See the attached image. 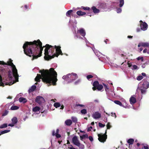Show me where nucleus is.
Masks as SVG:
<instances>
[{
	"label": "nucleus",
	"instance_id": "nucleus-22",
	"mask_svg": "<svg viewBox=\"0 0 149 149\" xmlns=\"http://www.w3.org/2000/svg\"><path fill=\"white\" fill-rule=\"evenodd\" d=\"M103 86L105 89V91L106 92V93L107 94H110L109 91V88L108 87L106 84H103Z\"/></svg>",
	"mask_w": 149,
	"mask_h": 149
},
{
	"label": "nucleus",
	"instance_id": "nucleus-51",
	"mask_svg": "<svg viewBox=\"0 0 149 149\" xmlns=\"http://www.w3.org/2000/svg\"><path fill=\"white\" fill-rule=\"evenodd\" d=\"M89 140L91 141L92 142L93 141V137L91 136H90L89 137Z\"/></svg>",
	"mask_w": 149,
	"mask_h": 149
},
{
	"label": "nucleus",
	"instance_id": "nucleus-56",
	"mask_svg": "<svg viewBox=\"0 0 149 149\" xmlns=\"http://www.w3.org/2000/svg\"><path fill=\"white\" fill-rule=\"evenodd\" d=\"M128 66L129 67H131V68L132 67V64L128 63Z\"/></svg>",
	"mask_w": 149,
	"mask_h": 149
},
{
	"label": "nucleus",
	"instance_id": "nucleus-60",
	"mask_svg": "<svg viewBox=\"0 0 149 149\" xmlns=\"http://www.w3.org/2000/svg\"><path fill=\"white\" fill-rule=\"evenodd\" d=\"M142 76H146V74L145 73H142Z\"/></svg>",
	"mask_w": 149,
	"mask_h": 149
},
{
	"label": "nucleus",
	"instance_id": "nucleus-10",
	"mask_svg": "<svg viewBox=\"0 0 149 149\" xmlns=\"http://www.w3.org/2000/svg\"><path fill=\"white\" fill-rule=\"evenodd\" d=\"M140 22H141V29L143 31L146 30L148 28V25L145 22H143L141 20Z\"/></svg>",
	"mask_w": 149,
	"mask_h": 149
},
{
	"label": "nucleus",
	"instance_id": "nucleus-13",
	"mask_svg": "<svg viewBox=\"0 0 149 149\" xmlns=\"http://www.w3.org/2000/svg\"><path fill=\"white\" fill-rule=\"evenodd\" d=\"M97 7L100 9L105 10L107 8V6L105 3H100L97 5Z\"/></svg>",
	"mask_w": 149,
	"mask_h": 149
},
{
	"label": "nucleus",
	"instance_id": "nucleus-28",
	"mask_svg": "<svg viewBox=\"0 0 149 149\" xmlns=\"http://www.w3.org/2000/svg\"><path fill=\"white\" fill-rule=\"evenodd\" d=\"M109 58L108 57H106V59L105 58H104L103 59V60L102 61H103L104 62L106 63H109Z\"/></svg>",
	"mask_w": 149,
	"mask_h": 149
},
{
	"label": "nucleus",
	"instance_id": "nucleus-47",
	"mask_svg": "<svg viewBox=\"0 0 149 149\" xmlns=\"http://www.w3.org/2000/svg\"><path fill=\"white\" fill-rule=\"evenodd\" d=\"M116 12L118 13H120L122 11V10L120 8H118L116 10Z\"/></svg>",
	"mask_w": 149,
	"mask_h": 149
},
{
	"label": "nucleus",
	"instance_id": "nucleus-40",
	"mask_svg": "<svg viewBox=\"0 0 149 149\" xmlns=\"http://www.w3.org/2000/svg\"><path fill=\"white\" fill-rule=\"evenodd\" d=\"M81 8L84 10H89L90 9V8L88 7H85L84 6H81Z\"/></svg>",
	"mask_w": 149,
	"mask_h": 149
},
{
	"label": "nucleus",
	"instance_id": "nucleus-8",
	"mask_svg": "<svg viewBox=\"0 0 149 149\" xmlns=\"http://www.w3.org/2000/svg\"><path fill=\"white\" fill-rule=\"evenodd\" d=\"M93 87L92 89L93 91L97 89L98 90L100 91L103 88L102 85L99 84L97 81H95L93 84Z\"/></svg>",
	"mask_w": 149,
	"mask_h": 149
},
{
	"label": "nucleus",
	"instance_id": "nucleus-17",
	"mask_svg": "<svg viewBox=\"0 0 149 149\" xmlns=\"http://www.w3.org/2000/svg\"><path fill=\"white\" fill-rule=\"evenodd\" d=\"M59 130L58 129L56 130V132L54 130H53L52 132V135L53 136H55L57 138L61 137V135L58 134Z\"/></svg>",
	"mask_w": 149,
	"mask_h": 149
},
{
	"label": "nucleus",
	"instance_id": "nucleus-30",
	"mask_svg": "<svg viewBox=\"0 0 149 149\" xmlns=\"http://www.w3.org/2000/svg\"><path fill=\"white\" fill-rule=\"evenodd\" d=\"M134 140L132 139H129L127 141V142L130 144H132L134 142Z\"/></svg>",
	"mask_w": 149,
	"mask_h": 149
},
{
	"label": "nucleus",
	"instance_id": "nucleus-55",
	"mask_svg": "<svg viewBox=\"0 0 149 149\" xmlns=\"http://www.w3.org/2000/svg\"><path fill=\"white\" fill-rule=\"evenodd\" d=\"M84 38L85 39V41L86 43V45L88 46V44L89 43L88 42V40H86V38Z\"/></svg>",
	"mask_w": 149,
	"mask_h": 149
},
{
	"label": "nucleus",
	"instance_id": "nucleus-61",
	"mask_svg": "<svg viewBox=\"0 0 149 149\" xmlns=\"http://www.w3.org/2000/svg\"><path fill=\"white\" fill-rule=\"evenodd\" d=\"M132 38V36H127V38Z\"/></svg>",
	"mask_w": 149,
	"mask_h": 149
},
{
	"label": "nucleus",
	"instance_id": "nucleus-3",
	"mask_svg": "<svg viewBox=\"0 0 149 149\" xmlns=\"http://www.w3.org/2000/svg\"><path fill=\"white\" fill-rule=\"evenodd\" d=\"M39 72L41 74H37L35 78L36 81H40V79H42L43 81L49 85L52 84L53 85H55L56 84V82L57 80V74L54 68H51L49 70L43 69L40 70Z\"/></svg>",
	"mask_w": 149,
	"mask_h": 149
},
{
	"label": "nucleus",
	"instance_id": "nucleus-14",
	"mask_svg": "<svg viewBox=\"0 0 149 149\" xmlns=\"http://www.w3.org/2000/svg\"><path fill=\"white\" fill-rule=\"evenodd\" d=\"M12 122V123L9 124L8 125V126H10L11 127H13L15 124L17 122V119L16 117H13L11 120Z\"/></svg>",
	"mask_w": 149,
	"mask_h": 149
},
{
	"label": "nucleus",
	"instance_id": "nucleus-27",
	"mask_svg": "<svg viewBox=\"0 0 149 149\" xmlns=\"http://www.w3.org/2000/svg\"><path fill=\"white\" fill-rule=\"evenodd\" d=\"M121 101L123 102V105H126L128 107L127 109H129L130 108V106H129L128 104H127L126 100L123 98L121 99Z\"/></svg>",
	"mask_w": 149,
	"mask_h": 149
},
{
	"label": "nucleus",
	"instance_id": "nucleus-9",
	"mask_svg": "<svg viewBox=\"0 0 149 149\" xmlns=\"http://www.w3.org/2000/svg\"><path fill=\"white\" fill-rule=\"evenodd\" d=\"M92 116L94 119H98L101 118V114L98 111H96L93 113Z\"/></svg>",
	"mask_w": 149,
	"mask_h": 149
},
{
	"label": "nucleus",
	"instance_id": "nucleus-23",
	"mask_svg": "<svg viewBox=\"0 0 149 149\" xmlns=\"http://www.w3.org/2000/svg\"><path fill=\"white\" fill-rule=\"evenodd\" d=\"M93 12L95 13H98L100 12L99 9H97L95 6H93L91 8Z\"/></svg>",
	"mask_w": 149,
	"mask_h": 149
},
{
	"label": "nucleus",
	"instance_id": "nucleus-11",
	"mask_svg": "<svg viewBox=\"0 0 149 149\" xmlns=\"http://www.w3.org/2000/svg\"><path fill=\"white\" fill-rule=\"evenodd\" d=\"M35 101L39 104H41L45 102V100L42 97L38 96L36 97Z\"/></svg>",
	"mask_w": 149,
	"mask_h": 149
},
{
	"label": "nucleus",
	"instance_id": "nucleus-64",
	"mask_svg": "<svg viewBox=\"0 0 149 149\" xmlns=\"http://www.w3.org/2000/svg\"><path fill=\"white\" fill-rule=\"evenodd\" d=\"M63 108H64V106L63 105L61 106L60 109H63Z\"/></svg>",
	"mask_w": 149,
	"mask_h": 149
},
{
	"label": "nucleus",
	"instance_id": "nucleus-15",
	"mask_svg": "<svg viewBox=\"0 0 149 149\" xmlns=\"http://www.w3.org/2000/svg\"><path fill=\"white\" fill-rule=\"evenodd\" d=\"M136 97L135 95H133L131 96L130 99V102L131 104L135 103L136 102Z\"/></svg>",
	"mask_w": 149,
	"mask_h": 149
},
{
	"label": "nucleus",
	"instance_id": "nucleus-7",
	"mask_svg": "<svg viewBox=\"0 0 149 149\" xmlns=\"http://www.w3.org/2000/svg\"><path fill=\"white\" fill-rule=\"evenodd\" d=\"M107 131V130H106L105 133L104 134H98V139L100 142L104 143L106 141L107 137V135H106Z\"/></svg>",
	"mask_w": 149,
	"mask_h": 149
},
{
	"label": "nucleus",
	"instance_id": "nucleus-42",
	"mask_svg": "<svg viewBox=\"0 0 149 149\" xmlns=\"http://www.w3.org/2000/svg\"><path fill=\"white\" fill-rule=\"evenodd\" d=\"M107 128L108 129H109L111 127V126L110 125V123H108L107 124Z\"/></svg>",
	"mask_w": 149,
	"mask_h": 149
},
{
	"label": "nucleus",
	"instance_id": "nucleus-53",
	"mask_svg": "<svg viewBox=\"0 0 149 149\" xmlns=\"http://www.w3.org/2000/svg\"><path fill=\"white\" fill-rule=\"evenodd\" d=\"M143 53H146V52H147V53H149L147 52V49H145L143 50Z\"/></svg>",
	"mask_w": 149,
	"mask_h": 149
},
{
	"label": "nucleus",
	"instance_id": "nucleus-4",
	"mask_svg": "<svg viewBox=\"0 0 149 149\" xmlns=\"http://www.w3.org/2000/svg\"><path fill=\"white\" fill-rule=\"evenodd\" d=\"M146 79H144L142 82L140 83L137 89V91H140L142 94H144L146 91V89L149 87V77L146 76Z\"/></svg>",
	"mask_w": 149,
	"mask_h": 149
},
{
	"label": "nucleus",
	"instance_id": "nucleus-63",
	"mask_svg": "<svg viewBox=\"0 0 149 149\" xmlns=\"http://www.w3.org/2000/svg\"><path fill=\"white\" fill-rule=\"evenodd\" d=\"M108 40L107 39H106V40H105L104 41V42H105V43H106V44H107V41H108Z\"/></svg>",
	"mask_w": 149,
	"mask_h": 149
},
{
	"label": "nucleus",
	"instance_id": "nucleus-38",
	"mask_svg": "<svg viewBox=\"0 0 149 149\" xmlns=\"http://www.w3.org/2000/svg\"><path fill=\"white\" fill-rule=\"evenodd\" d=\"M71 119L74 122H76L77 121V119L76 117L74 116L72 117Z\"/></svg>",
	"mask_w": 149,
	"mask_h": 149
},
{
	"label": "nucleus",
	"instance_id": "nucleus-58",
	"mask_svg": "<svg viewBox=\"0 0 149 149\" xmlns=\"http://www.w3.org/2000/svg\"><path fill=\"white\" fill-rule=\"evenodd\" d=\"M141 31V29L139 28H138L136 29V31L137 32H139L140 31Z\"/></svg>",
	"mask_w": 149,
	"mask_h": 149
},
{
	"label": "nucleus",
	"instance_id": "nucleus-50",
	"mask_svg": "<svg viewBox=\"0 0 149 149\" xmlns=\"http://www.w3.org/2000/svg\"><path fill=\"white\" fill-rule=\"evenodd\" d=\"M111 116L114 117H115V118H116V116L115 113L111 112Z\"/></svg>",
	"mask_w": 149,
	"mask_h": 149
},
{
	"label": "nucleus",
	"instance_id": "nucleus-24",
	"mask_svg": "<svg viewBox=\"0 0 149 149\" xmlns=\"http://www.w3.org/2000/svg\"><path fill=\"white\" fill-rule=\"evenodd\" d=\"M65 123L67 125L70 126L72 123V122L71 120L68 119L65 121Z\"/></svg>",
	"mask_w": 149,
	"mask_h": 149
},
{
	"label": "nucleus",
	"instance_id": "nucleus-21",
	"mask_svg": "<svg viewBox=\"0 0 149 149\" xmlns=\"http://www.w3.org/2000/svg\"><path fill=\"white\" fill-rule=\"evenodd\" d=\"M36 88V86L35 85H33L28 90L29 93H30L34 91Z\"/></svg>",
	"mask_w": 149,
	"mask_h": 149
},
{
	"label": "nucleus",
	"instance_id": "nucleus-36",
	"mask_svg": "<svg viewBox=\"0 0 149 149\" xmlns=\"http://www.w3.org/2000/svg\"><path fill=\"white\" fill-rule=\"evenodd\" d=\"M10 130H4V131H2L1 132V133L0 134H5V133H7L8 132H10Z\"/></svg>",
	"mask_w": 149,
	"mask_h": 149
},
{
	"label": "nucleus",
	"instance_id": "nucleus-49",
	"mask_svg": "<svg viewBox=\"0 0 149 149\" xmlns=\"http://www.w3.org/2000/svg\"><path fill=\"white\" fill-rule=\"evenodd\" d=\"M8 111H5V112L3 113V114H2V116H6L8 113Z\"/></svg>",
	"mask_w": 149,
	"mask_h": 149
},
{
	"label": "nucleus",
	"instance_id": "nucleus-1",
	"mask_svg": "<svg viewBox=\"0 0 149 149\" xmlns=\"http://www.w3.org/2000/svg\"><path fill=\"white\" fill-rule=\"evenodd\" d=\"M43 47L45 48L44 58L46 60H49L54 57H57L59 54L62 55L60 47L47 44L43 47L42 43L39 40H34L33 42H26L23 46L24 53L26 55L29 56H33L32 60L41 56Z\"/></svg>",
	"mask_w": 149,
	"mask_h": 149
},
{
	"label": "nucleus",
	"instance_id": "nucleus-54",
	"mask_svg": "<svg viewBox=\"0 0 149 149\" xmlns=\"http://www.w3.org/2000/svg\"><path fill=\"white\" fill-rule=\"evenodd\" d=\"M92 129V127H90L88 128L87 129L88 131H91Z\"/></svg>",
	"mask_w": 149,
	"mask_h": 149
},
{
	"label": "nucleus",
	"instance_id": "nucleus-2",
	"mask_svg": "<svg viewBox=\"0 0 149 149\" xmlns=\"http://www.w3.org/2000/svg\"><path fill=\"white\" fill-rule=\"evenodd\" d=\"M18 77L17 70L11 59L7 63L0 61V86L12 85L18 81Z\"/></svg>",
	"mask_w": 149,
	"mask_h": 149
},
{
	"label": "nucleus",
	"instance_id": "nucleus-29",
	"mask_svg": "<svg viewBox=\"0 0 149 149\" xmlns=\"http://www.w3.org/2000/svg\"><path fill=\"white\" fill-rule=\"evenodd\" d=\"M73 10H70L68 11L66 13V15L67 17H70V15L72 13Z\"/></svg>",
	"mask_w": 149,
	"mask_h": 149
},
{
	"label": "nucleus",
	"instance_id": "nucleus-12",
	"mask_svg": "<svg viewBox=\"0 0 149 149\" xmlns=\"http://www.w3.org/2000/svg\"><path fill=\"white\" fill-rule=\"evenodd\" d=\"M40 108L38 106H36L33 108L32 110L34 113L32 114V116H34L35 114H38L40 112Z\"/></svg>",
	"mask_w": 149,
	"mask_h": 149
},
{
	"label": "nucleus",
	"instance_id": "nucleus-25",
	"mask_svg": "<svg viewBox=\"0 0 149 149\" xmlns=\"http://www.w3.org/2000/svg\"><path fill=\"white\" fill-rule=\"evenodd\" d=\"M19 101L20 102L24 103L26 102L27 100L25 98L23 97H21L19 99Z\"/></svg>",
	"mask_w": 149,
	"mask_h": 149
},
{
	"label": "nucleus",
	"instance_id": "nucleus-57",
	"mask_svg": "<svg viewBox=\"0 0 149 149\" xmlns=\"http://www.w3.org/2000/svg\"><path fill=\"white\" fill-rule=\"evenodd\" d=\"M146 65L145 64H143L141 66V67L143 68H144L146 67Z\"/></svg>",
	"mask_w": 149,
	"mask_h": 149
},
{
	"label": "nucleus",
	"instance_id": "nucleus-37",
	"mask_svg": "<svg viewBox=\"0 0 149 149\" xmlns=\"http://www.w3.org/2000/svg\"><path fill=\"white\" fill-rule=\"evenodd\" d=\"M81 112L82 114H85L86 113L87 111L86 109H83L81 110Z\"/></svg>",
	"mask_w": 149,
	"mask_h": 149
},
{
	"label": "nucleus",
	"instance_id": "nucleus-39",
	"mask_svg": "<svg viewBox=\"0 0 149 149\" xmlns=\"http://www.w3.org/2000/svg\"><path fill=\"white\" fill-rule=\"evenodd\" d=\"M87 137L88 135L87 134L83 135L82 136H80V138L81 140H82V139L84 138H87Z\"/></svg>",
	"mask_w": 149,
	"mask_h": 149
},
{
	"label": "nucleus",
	"instance_id": "nucleus-5",
	"mask_svg": "<svg viewBox=\"0 0 149 149\" xmlns=\"http://www.w3.org/2000/svg\"><path fill=\"white\" fill-rule=\"evenodd\" d=\"M78 78V76L77 74L74 73L68 74L66 75L63 76L62 77L63 79L69 83L73 82Z\"/></svg>",
	"mask_w": 149,
	"mask_h": 149
},
{
	"label": "nucleus",
	"instance_id": "nucleus-31",
	"mask_svg": "<svg viewBox=\"0 0 149 149\" xmlns=\"http://www.w3.org/2000/svg\"><path fill=\"white\" fill-rule=\"evenodd\" d=\"M19 109V107L18 106H15V105H13L12 106L11 108L10 109L11 110H17Z\"/></svg>",
	"mask_w": 149,
	"mask_h": 149
},
{
	"label": "nucleus",
	"instance_id": "nucleus-59",
	"mask_svg": "<svg viewBox=\"0 0 149 149\" xmlns=\"http://www.w3.org/2000/svg\"><path fill=\"white\" fill-rule=\"evenodd\" d=\"M76 26H73L72 30L74 31L75 32L76 31Z\"/></svg>",
	"mask_w": 149,
	"mask_h": 149
},
{
	"label": "nucleus",
	"instance_id": "nucleus-46",
	"mask_svg": "<svg viewBox=\"0 0 149 149\" xmlns=\"http://www.w3.org/2000/svg\"><path fill=\"white\" fill-rule=\"evenodd\" d=\"M99 126L101 127H104L105 126V125L102 124L101 123H99Z\"/></svg>",
	"mask_w": 149,
	"mask_h": 149
},
{
	"label": "nucleus",
	"instance_id": "nucleus-26",
	"mask_svg": "<svg viewBox=\"0 0 149 149\" xmlns=\"http://www.w3.org/2000/svg\"><path fill=\"white\" fill-rule=\"evenodd\" d=\"M76 13L77 15L79 16H83L86 14V13L85 12H83L80 10L77 11Z\"/></svg>",
	"mask_w": 149,
	"mask_h": 149
},
{
	"label": "nucleus",
	"instance_id": "nucleus-62",
	"mask_svg": "<svg viewBox=\"0 0 149 149\" xmlns=\"http://www.w3.org/2000/svg\"><path fill=\"white\" fill-rule=\"evenodd\" d=\"M142 50H143V48H140L139 49V50L140 52Z\"/></svg>",
	"mask_w": 149,
	"mask_h": 149
},
{
	"label": "nucleus",
	"instance_id": "nucleus-44",
	"mask_svg": "<svg viewBox=\"0 0 149 149\" xmlns=\"http://www.w3.org/2000/svg\"><path fill=\"white\" fill-rule=\"evenodd\" d=\"M81 80L80 79H79L74 82V84L75 85H77L79 84Z\"/></svg>",
	"mask_w": 149,
	"mask_h": 149
},
{
	"label": "nucleus",
	"instance_id": "nucleus-52",
	"mask_svg": "<svg viewBox=\"0 0 149 149\" xmlns=\"http://www.w3.org/2000/svg\"><path fill=\"white\" fill-rule=\"evenodd\" d=\"M76 106L77 107L80 106V107H84V106L83 105L80 104H76Z\"/></svg>",
	"mask_w": 149,
	"mask_h": 149
},
{
	"label": "nucleus",
	"instance_id": "nucleus-20",
	"mask_svg": "<svg viewBox=\"0 0 149 149\" xmlns=\"http://www.w3.org/2000/svg\"><path fill=\"white\" fill-rule=\"evenodd\" d=\"M92 49L94 53H95V54L97 57H99L100 56V55L101 54L99 52L97 51V50H95L94 47H93Z\"/></svg>",
	"mask_w": 149,
	"mask_h": 149
},
{
	"label": "nucleus",
	"instance_id": "nucleus-45",
	"mask_svg": "<svg viewBox=\"0 0 149 149\" xmlns=\"http://www.w3.org/2000/svg\"><path fill=\"white\" fill-rule=\"evenodd\" d=\"M137 59L138 61L141 60V61H143V57H139L137 58Z\"/></svg>",
	"mask_w": 149,
	"mask_h": 149
},
{
	"label": "nucleus",
	"instance_id": "nucleus-34",
	"mask_svg": "<svg viewBox=\"0 0 149 149\" xmlns=\"http://www.w3.org/2000/svg\"><path fill=\"white\" fill-rule=\"evenodd\" d=\"M8 125L6 123L3 124L1 125H0V128L2 129L3 128H5L7 127Z\"/></svg>",
	"mask_w": 149,
	"mask_h": 149
},
{
	"label": "nucleus",
	"instance_id": "nucleus-43",
	"mask_svg": "<svg viewBox=\"0 0 149 149\" xmlns=\"http://www.w3.org/2000/svg\"><path fill=\"white\" fill-rule=\"evenodd\" d=\"M138 68L137 66L135 65H132V67L131 68L132 69L135 70L137 69Z\"/></svg>",
	"mask_w": 149,
	"mask_h": 149
},
{
	"label": "nucleus",
	"instance_id": "nucleus-19",
	"mask_svg": "<svg viewBox=\"0 0 149 149\" xmlns=\"http://www.w3.org/2000/svg\"><path fill=\"white\" fill-rule=\"evenodd\" d=\"M114 102L116 104L122 107H123L127 108H128V107L126 105H123L121 103V102L120 101L118 100H116L114 101Z\"/></svg>",
	"mask_w": 149,
	"mask_h": 149
},
{
	"label": "nucleus",
	"instance_id": "nucleus-32",
	"mask_svg": "<svg viewBox=\"0 0 149 149\" xmlns=\"http://www.w3.org/2000/svg\"><path fill=\"white\" fill-rule=\"evenodd\" d=\"M143 147L142 149H149V146L146 144H142Z\"/></svg>",
	"mask_w": 149,
	"mask_h": 149
},
{
	"label": "nucleus",
	"instance_id": "nucleus-33",
	"mask_svg": "<svg viewBox=\"0 0 149 149\" xmlns=\"http://www.w3.org/2000/svg\"><path fill=\"white\" fill-rule=\"evenodd\" d=\"M119 6L121 7L123 6L124 4V0H119Z\"/></svg>",
	"mask_w": 149,
	"mask_h": 149
},
{
	"label": "nucleus",
	"instance_id": "nucleus-35",
	"mask_svg": "<svg viewBox=\"0 0 149 149\" xmlns=\"http://www.w3.org/2000/svg\"><path fill=\"white\" fill-rule=\"evenodd\" d=\"M54 107L57 108L60 107L61 106V104L59 103L56 102L54 103Z\"/></svg>",
	"mask_w": 149,
	"mask_h": 149
},
{
	"label": "nucleus",
	"instance_id": "nucleus-41",
	"mask_svg": "<svg viewBox=\"0 0 149 149\" xmlns=\"http://www.w3.org/2000/svg\"><path fill=\"white\" fill-rule=\"evenodd\" d=\"M143 78V77L142 76H138L137 78V79L138 81H140Z\"/></svg>",
	"mask_w": 149,
	"mask_h": 149
},
{
	"label": "nucleus",
	"instance_id": "nucleus-16",
	"mask_svg": "<svg viewBox=\"0 0 149 149\" xmlns=\"http://www.w3.org/2000/svg\"><path fill=\"white\" fill-rule=\"evenodd\" d=\"M77 33L83 37L85 36L86 35L85 31V30L83 28H81L78 30L77 31Z\"/></svg>",
	"mask_w": 149,
	"mask_h": 149
},
{
	"label": "nucleus",
	"instance_id": "nucleus-48",
	"mask_svg": "<svg viewBox=\"0 0 149 149\" xmlns=\"http://www.w3.org/2000/svg\"><path fill=\"white\" fill-rule=\"evenodd\" d=\"M93 77V76L91 75H87L86 77L89 80V79Z\"/></svg>",
	"mask_w": 149,
	"mask_h": 149
},
{
	"label": "nucleus",
	"instance_id": "nucleus-18",
	"mask_svg": "<svg viewBox=\"0 0 149 149\" xmlns=\"http://www.w3.org/2000/svg\"><path fill=\"white\" fill-rule=\"evenodd\" d=\"M149 47V42H141L139 43L138 45V47Z\"/></svg>",
	"mask_w": 149,
	"mask_h": 149
},
{
	"label": "nucleus",
	"instance_id": "nucleus-6",
	"mask_svg": "<svg viewBox=\"0 0 149 149\" xmlns=\"http://www.w3.org/2000/svg\"><path fill=\"white\" fill-rule=\"evenodd\" d=\"M73 143L75 145L78 146L79 148L83 149L84 148V145L80 143L77 137L76 136H74L72 139Z\"/></svg>",
	"mask_w": 149,
	"mask_h": 149
}]
</instances>
